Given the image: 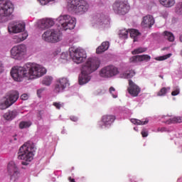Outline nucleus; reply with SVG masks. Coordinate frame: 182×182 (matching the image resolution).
Returning a JSON list of instances; mask_svg holds the SVG:
<instances>
[{"label":"nucleus","mask_w":182,"mask_h":182,"mask_svg":"<svg viewBox=\"0 0 182 182\" xmlns=\"http://www.w3.org/2000/svg\"><path fill=\"white\" fill-rule=\"evenodd\" d=\"M134 130H135V132H139V129L137 127H134Z\"/></svg>","instance_id":"50"},{"label":"nucleus","mask_w":182,"mask_h":182,"mask_svg":"<svg viewBox=\"0 0 182 182\" xmlns=\"http://www.w3.org/2000/svg\"><path fill=\"white\" fill-rule=\"evenodd\" d=\"M53 105L58 109H60V107H63V103L62 102H53Z\"/></svg>","instance_id":"42"},{"label":"nucleus","mask_w":182,"mask_h":182,"mask_svg":"<svg viewBox=\"0 0 182 182\" xmlns=\"http://www.w3.org/2000/svg\"><path fill=\"white\" fill-rule=\"evenodd\" d=\"M9 174L11 176V180H16L19 177V171H18V166L15 164V162L10 161L7 166Z\"/></svg>","instance_id":"16"},{"label":"nucleus","mask_w":182,"mask_h":182,"mask_svg":"<svg viewBox=\"0 0 182 182\" xmlns=\"http://www.w3.org/2000/svg\"><path fill=\"white\" fill-rule=\"evenodd\" d=\"M18 116V112L16 110L14 111H9L8 112L5 113L4 115V118L6 120H14Z\"/></svg>","instance_id":"22"},{"label":"nucleus","mask_w":182,"mask_h":182,"mask_svg":"<svg viewBox=\"0 0 182 182\" xmlns=\"http://www.w3.org/2000/svg\"><path fill=\"white\" fill-rule=\"evenodd\" d=\"M141 134L142 137H147L149 136V131H147L146 129H142Z\"/></svg>","instance_id":"43"},{"label":"nucleus","mask_w":182,"mask_h":182,"mask_svg":"<svg viewBox=\"0 0 182 182\" xmlns=\"http://www.w3.org/2000/svg\"><path fill=\"white\" fill-rule=\"evenodd\" d=\"M109 42L106 41V42H103L100 46H99L97 50H96V53H103V52H106V50H107L109 49Z\"/></svg>","instance_id":"23"},{"label":"nucleus","mask_w":182,"mask_h":182,"mask_svg":"<svg viewBox=\"0 0 182 182\" xmlns=\"http://www.w3.org/2000/svg\"><path fill=\"white\" fill-rule=\"evenodd\" d=\"M146 50H147V48L139 47L132 50V55H139V53H143L144 52H146Z\"/></svg>","instance_id":"32"},{"label":"nucleus","mask_w":182,"mask_h":182,"mask_svg":"<svg viewBox=\"0 0 182 182\" xmlns=\"http://www.w3.org/2000/svg\"><path fill=\"white\" fill-rule=\"evenodd\" d=\"M69 80L67 77H62L58 80L57 84L55 87V92L60 93L63 90H65L68 86H69Z\"/></svg>","instance_id":"17"},{"label":"nucleus","mask_w":182,"mask_h":182,"mask_svg":"<svg viewBox=\"0 0 182 182\" xmlns=\"http://www.w3.org/2000/svg\"><path fill=\"white\" fill-rule=\"evenodd\" d=\"M19 99V92L18 91H10L0 101V109L5 110L8 107H11L14 103Z\"/></svg>","instance_id":"8"},{"label":"nucleus","mask_w":182,"mask_h":182,"mask_svg":"<svg viewBox=\"0 0 182 182\" xmlns=\"http://www.w3.org/2000/svg\"><path fill=\"white\" fill-rule=\"evenodd\" d=\"M154 25V18L151 15H147L143 17L141 21V26L143 28H151Z\"/></svg>","instance_id":"19"},{"label":"nucleus","mask_w":182,"mask_h":182,"mask_svg":"<svg viewBox=\"0 0 182 182\" xmlns=\"http://www.w3.org/2000/svg\"><path fill=\"white\" fill-rule=\"evenodd\" d=\"M43 92V89H39L38 90H37V95L38 97H41Z\"/></svg>","instance_id":"47"},{"label":"nucleus","mask_w":182,"mask_h":182,"mask_svg":"<svg viewBox=\"0 0 182 182\" xmlns=\"http://www.w3.org/2000/svg\"><path fill=\"white\" fill-rule=\"evenodd\" d=\"M171 123H182V117H173L166 121L167 124H171Z\"/></svg>","instance_id":"27"},{"label":"nucleus","mask_w":182,"mask_h":182,"mask_svg":"<svg viewBox=\"0 0 182 182\" xmlns=\"http://www.w3.org/2000/svg\"><path fill=\"white\" fill-rule=\"evenodd\" d=\"M164 35L165 38L168 39V41H169V42H173L174 41V36L173 35V33L168 31H165L164 33Z\"/></svg>","instance_id":"33"},{"label":"nucleus","mask_w":182,"mask_h":182,"mask_svg":"<svg viewBox=\"0 0 182 182\" xmlns=\"http://www.w3.org/2000/svg\"><path fill=\"white\" fill-rule=\"evenodd\" d=\"M171 55H172L171 53H168L165 55H162V56L156 58L155 60H166V59H168V58H170L171 56Z\"/></svg>","instance_id":"37"},{"label":"nucleus","mask_w":182,"mask_h":182,"mask_svg":"<svg viewBox=\"0 0 182 182\" xmlns=\"http://www.w3.org/2000/svg\"><path fill=\"white\" fill-rule=\"evenodd\" d=\"M130 63H139V55H134L129 58Z\"/></svg>","instance_id":"39"},{"label":"nucleus","mask_w":182,"mask_h":182,"mask_svg":"<svg viewBox=\"0 0 182 182\" xmlns=\"http://www.w3.org/2000/svg\"><path fill=\"white\" fill-rule=\"evenodd\" d=\"M11 58L15 59L16 60H22L23 58L26 56L28 53V48L25 44H20L14 46L11 49Z\"/></svg>","instance_id":"9"},{"label":"nucleus","mask_w":182,"mask_h":182,"mask_svg":"<svg viewBox=\"0 0 182 182\" xmlns=\"http://www.w3.org/2000/svg\"><path fill=\"white\" fill-rule=\"evenodd\" d=\"M42 39L46 42H60L62 41V33L59 30H48L42 35Z\"/></svg>","instance_id":"10"},{"label":"nucleus","mask_w":182,"mask_h":182,"mask_svg":"<svg viewBox=\"0 0 182 182\" xmlns=\"http://www.w3.org/2000/svg\"><path fill=\"white\" fill-rule=\"evenodd\" d=\"M28 36V32L25 31L21 34L14 36L13 39L16 43H21V42H23Z\"/></svg>","instance_id":"20"},{"label":"nucleus","mask_w":182,"mask_h":182,"mask_svg":"<svg viewBox=\"0 0 182 182\" xmlns=\"http://www.w3.org/2000/svg\"><path fill=\"white\" fill-rule=\"evenodd\" d=\"M116 120V116L112 114L104 115L102 119L98 122L97 126L100 129H109Z\"/></svg>","instance_id":"14"},{"label":"nucleus","mask_w":182,"mask_h":182,"mask_svg":"<svg viewBox=\"0 0 182 182\" xmlns=\"http://www.w3.org/2000/svg\"><path fill=\"white\" fill-rule=\"evenodd\" d=\"M68 58H69V53L68 52H63L60 55V58L64 60H68Z\"/></svg>","instance_id":"41"},{"label":"nucleus","mask_w":182,"mask_h":182,"mask_svg":"<svg viewBox=\"0 0 182 182\" xmlns=\"http://www.w3.org/2000/svg\"><path fill=\"white\" fill-rule=\"evenodd\" d=\"M178 95H180V87H173V91L171 92V96H178Z\"/></svg>","instance_id":"36"},{"label":"nucleus","mask_w":182,"mask_h":182,"mask_svg":"<svg viewBox=\"0 0 182 182\" xmlns=\"http://www.w3.org/2000/svg\"><path fill=\"white\" fill-rule=\"evenodd\" d=\"M129 177L130 178H129V181H130L131 182H137V181H133V179L136 178V177L132 176H130V175L129 176Z\"/></svg>","instance_id":"49"},{"label":"nucleus","mask_w":182,"mask_h":182,"mask_svg":"<svg viewBox=\"0 0 182 182\" xmlns=\"http://www.w3.org/2000/svg\"><path fill=\"white\" fill-rule=\"evenodd\" d=\"M46 75V68L35 63H28L23 67L14 66L11 70V75L16 82L35 80Z\"/></svg>","instance_id":"1"},{"label":"nucleus","mask_w":182,"mask_h":182,"mask_svg":"<svg viewBox=\"0 0 182 182\" xmlns=\"http://www.w3.org/2000/svg\"><path fill=\"white\" fill-rule=\"evenodd\" d=\"M100 68V60L97 58H89L82 64L81 67V73L78 76V83L81 86L89 83L92 79V73L96 72Z\"/></svg>","instance_id":"3"},{"label":"nucleus","mask_w":182,"mask_h":182,"mask_svg":"<svg viewBox=\"0 0 182 182\" xmlns=\"http://www.w3.org/2000/svg\"><path fill=\"white\" fill-rule=\"evenodd\" d=\"M131 122L133 123V124H137L138 126H143L149 123V119L146 118L145 119H142V120L132 119Z\"/></svg>","instance_id":"26"},{"label":"nucleus","mask_w":182,"mask_h":182,"mask_svg":"<svg viewBox=\"0 0 182 182\" xmlns=\"http://www.w3.org/2000/svg\"><path fill=\"white\" fill-rule=\"evenodd\" d=\"M171 87H163L158 92L157 96H166L168 92H170Z\"/></svg>","instance_id":"28"},{"label":"nucleus","mask_w":182,"mask_h":182,"mask_svg":"<svg viewBox=\"0 0 182 182\" xmlns=\"http://www.w3.org/2000/svg\"><path fill=\"white\" fill-rule=\"evenodd\" d=\"M134 75H136V72L134 70H129L124 73H120L119 77L122 79H132Z\"/></svg>","instance_id":"21"},{"label":"nucleus","mask_w":182,"mask_h":182,"mask_svg":"<svg viewBox=\"0 0 182 182\" xmlns=\"http://www.w3.org/2000/svg\"><path fill=\"white\" fill-rule=\"evenodd\" d=\"M14 13V4L9 0H0V22L4 23L9 21Z\"/></svg>","instance_id":"6"},{"label":"nucleus","mask_w":182,"mask_h":182,"mask_svg":"<svg viewBox=\"0 0 182 182\" xmlns=\"http://www.w3.org/2000/svg\"><path fill=\"white\" fill-rule=\"evenodd\" d=\"M112 9L117 15H126L130 11V5L127 1H116L112 5Z\"/></svg>","instance_id":"12"},{"label":"nucleus","mask_w":182,"mask_h":182,"mask_svg":"<svg viewBox=\"0 0 182 182\" xmlns=\"http://www.w3.org/2000/svg\"><path fill=\"white\" fill-rule=\"evenodd\" d=\"M70 120H72V122H77V117H76L75 116H71Z\"/></svg>","instance_id":"48"},{"label":"nucleus","mask_w":182,"mask_h":182,"mask_svg":"<svg viewBox=\"0 0 182 182\" xmlns=\"http://www.w3.org/2000/svg\"><path fill=\"white\" fill-rule=\"evenodd\" d=\"M164 132H167V128L166 127H159L157 129L156 132H161V133H164Z\"/></svg>","instance_id":"45"},{"label":"nucleus","mask_w":182,"mask_h":182,"mask_svg":"<svg viewBox=\"0 0 182 182\" xmlns=\"http://www.w3.org/2000/svg\"><path fill=\"white\" fill-rule=\"evenodd\" d=\"M161 5L166 8H171L176 4V0H159Z\"/></svg>","instance_id":"24"},{"label":"nucleus","mask_w":182,"mask_h":182,"mask_svg":"<svg viewBox=\"0 0 182 182\" xmlns=\"http://www.w3.org/2000/svg\"><path fill=\"white\" fill-rule=\"evenodd\" d=\"M58 22L60 26V29L63 31H68L75 29L76 26V18L68 14H62L57 18H43L39 20L37 23L38 29H48L55 25V23Z\"/></svg>","instance_id":"2"},{"label":"nucleus","mask_w":182,"mask_h":182,"mask_svg":"<svg viewBox=\"0 0 182 182\" xmlns=\"http://www.w3.org/2000/svg\"><path fill=\"white\" fill-rule=\"evenodd\" d=\"M175 12L177 15L182 16V2L178 3L176 5L175 8Z\"/></svg>","instance_id":"34"},{"label":"nucleus","mask_w":182,"mask_h":182,"mask_svg":"<svg viewBox=\"0 0 182 182\" xmlns=\"http://www.w3.org/2000/svg\"><path fill=\"white\" fill-rule=\"evenodd\" d=\"M109 93L112 95L114 99H116L117 97V92H116V89H114V87H111L109 88Z\"/></svg>","instance_id":"38"},{"label":"nucleus","mask_w":182,"mask_h":182,"mask_svg":"<svg viewBox=\"0 0 182 182\" xmlns=\"http://www.w3.org/2000/svg\"><path fill=\"white\" fill-rule=\"evenodd\" d=\"M21 100H28V99H29V95L27 93H24L21 95Z\"/></svg>","instance_id":"44"},{"label":"nucleus","mask_w":182,"mask_h":182,"mask_svg":"<svg viewBox=\"0 0 182 182\" xmlns=\"http://www.w3.org/2000/svg\"><path fill=\"white\" fill-rule=\"evenodd\" d=\"M35 144L33 142H26L19 149L18 159L23 160L22 164L27 166L28 163L33 160L35 156Z\"/></svg>","instance_id":"4"},{"label":"nucleus","mask_w":182,"mask_h":182,"mask_svg":"<svg viewBox=\"0 0 182 182\" xmlns=\"http://www.w3.org/2000/svg\"><path fill=\"white\" fill-rule=\"evenodd\" d=\"M127 90L129 95L134 97L139 96V93H140V87H139L136 83L133 82L132 80H129V87Z\"/></svg>","instance_id":"18"},{"label":"nucleus","mask_w":182,"mask_h":182,"mask_svg":"<svg viewBox=\"0 0 182 182\" xmlns=\"http://www.w3.org/2000/svg\"><path fill=\"white\" fill-rule=\"evenodd\" d=\"M9 33H21L25 31V23L12 21L8 26Z\"/></svg>","instance_id":"15"},{"label":"nucleus","mask_w":182,"mask_h":182,"mask_svg":"<svg viewBox=\"0 0 182 182\" xmlns=\"http://www.w3.org/2000/svg\"><path fill=\"white\" fill-rule=\"evenodd\" d=\"M69 55L72 60L77 65L83 63L86 60V58H87L86 51L82 48H70L69 49Z\"/></svg>","instance_id":"7"},{"label":"nucleus","mask_w":182,"mask_h":182,"mask_svg":"<svg viewBox=\"0 0 182 182\" xmlns=\"http://www.w3.org/2000/svg\"><path fill=\"white\" fill-rule=\"evenodd\" d=\"M92 25L94 28H109L110 21L107 16L103 14H98L93 17L92 20Z\"/></svg>","instance_id":"11"},{"label":"nucleus","mask_w":182,"mask_h":182,"mask_svg":"<svg viewBox=\"0 0 182 182\" xmlns=\"http://www.w3.org/2000/svg\"><path fill=\"white\" fill-rule=\"evenodd\" d=\"M31 124L32 123H31V122L23 121L20 122L19 127L20 129H27V127H31Z\"/></svg>","instance_id":"35"},{"label":"nucleus","mask_w":182,"mask_h":182,"mask_svg":"<svg viewBox=\"0 0 182 182\" xmlns=\"http://www.w3.org/2000/svg\"><path fill=\"white\" fill-rule=\"evenodd\" d=\"M129 31L130 37L134 39V42H137V39H139V36H140V32L134 28L129 29Z\"/></svg>","instance_id":"25"},{"label":"nucleus","mask_w":182,"mask_h":182,"mask_svg":"<svg viewBox=\"0 0 182 182\" xmlns=\"http://www.w3.org/2000/svg\"><path fill=\"white\" fill-rule=\"evenodd\" d=\"M70 42L72 43V42H73V41H72V40H70Z\"/></svg>","instance_id":"52"},{"label":"nucleus","mask_w":182,"mask_h":182,"mask_svg":"<svg viewBox=\"0 0 182 182\" xmlns=\"http://www.w3.org/2000/svg\"><path fill=\"white\" fill-rule=\"evenodd\" d=\"M160 77H161V79H163V76H160Z\"/></svg>","instance_id":"51"},{"label":"nucleus","mask_w":182,"mask_h":182,"mask_svg":"<svg viewBox=\"0 0 182 182\" xmlns=\"http://www.w3.org/2000/svg\"><path fill=\"white\" fill-rule=\"evenodd\" d=\"M38 2H40L41 5L45 6V5H48V4H49V2H53V1H56V0H38Z\"/></svg>","instance_id":"40"},{"label":"nucleus","mask_w":182,"mask_h":182,"mask_svg":"<svg viewBox=\"0 0 182 182\" xmlns=\"http://www.w3.org/2000/svg\"><path fill=\"white\" fill-rule=\"evenodd\" d=\"M129 30L124 28L119 31V36L121 39H127L129 37Z\"/></svg>","instance_id":"29"},{"label":"nucleus","mask_w":182,"mask_h":182,"mask_svg":"<svg viewBox=\"0 0 182 182\" xmlns=\"http://www.w3.org/2000/svg\"><path fill=\"white\" fill-rule=\"evenodd\" d=\"M4 63H2V61H0V75L1 73H4Z\"/></svg>","instance_id":"46"},{"label":"nucleus","mask_w":182,"mask_h":182,"mask_svg":"<svg viewBox=\"0 0 182 182\" xmlns=\"http://www.w3.org/2000/svg\"><path fill=\"white\" fill-rule=\"evenodd\" d=\"M90 6L86 0H67V9L76 15H84Z\"/></svg>","instance_id":"5"},{"label":"nucleus","mask_w":182,"mask_h":182,"mask_svg":"<svg viewBox=\"0 0 182 182\" xmlns=\"http://www.w3.org/2000/svg\"><path fill=\"white\" fill-rule=\"evenodd\" d=\"M138 58L139 62H149L151 59V57L149 55H138Z\"/></svg>","instance_id":"31"},{"label":"nucleus","mask_w":182,"mask_h":182,"mask_svg":"<svg viewBox=\"0 0 182 182\" xmlns=\"http://www.w3.org/2000/svg\"><path fill=\"white\" fill-rule=\"evenodd\" d=\"M120 73L119 68L114 65H108L102 68L100 72L99 75L100 77H104V79H109L110 77H114V76H117Z\"/></svg>","instance_id":"13"},{"label":"nucleus","mask_w":182,"mask_h":182,"mask_svg":"<svg viewBox=\"0 0 182 182\" xmlns=\"http://www.w3.org/2000/svg\"><path fill=\"white\" fill-rule=\"evenodd\" d=\"M52 80H53V77H52L51 76H46L43 78L42 83L46 86H50V85L52 84Z\"/></svg>","instance_id":"30"}]
</instances>
